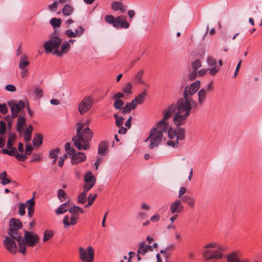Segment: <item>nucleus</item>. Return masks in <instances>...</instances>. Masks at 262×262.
I'll return each instance as SVG.
<instances>
[{"label": "nucleus", "instance_id": "9", "mask_svg": "<svg viewBox=\"0 0 262 262\" xmlns=\"http://www.w3.org/2000/svg\"><path fill=\"white\" fill-rule=\"evenodd\" d=\"M185 132H167L169 140L166 142L168 146L174 148L179 141L183 140L185 137Z\"/></svg>", "mask_w": 262, "mask_h": 262}, {"label": "nucleus", "instance_id": "39", "mask_svg": "<svg viewBox=\"0 0 262 262\" xmlns=\"http://www.w3.org/2000/svg\"><path fill=\"white\" fill-rule=\"evenodd\" d=\"M26 56L21 57L19 64V68L20 69H26V68L29 65V62L26 60Z\"/></svg>", "mask_w": 262, "mask_h": 262}, {"label": "nucleus", "instance_id": "30", "mask_svg": "<svg viewBox=\"0 0 262 262\" xmlns=\"http://www.w3.org/2000/svg\"><path fill=\"white\" fill-rule=\"evenodd\" d=\"M146 95V91H144L141 94L138 95L135 99H134L133 101H134L136 105L138 104H142L145 100Z\"/></svg>", "mask_w": 262, "mask_h": 262}, {"label": "nucleus", "instance_id": "6", "mask_svg": "<svg viewBox=\"0 0 262 262\" xmlns=\"http://www.w3.org/2000/svg\"><path fill=\"white\" fill-rule=\"evenodd\" d=\"M62 41V39L58 36L56 31H55L49 40L46 41L43 44V48L46 53H53L54 51L58 50Z\"/></svg>", "mask_w": 262, "mask_h": 262}, {"label": "nucleus", "instance_id": "27", "mask_svg": "<svg viewBox=\"0 0 262 262\" xmlns=\"http://www.w3.org/2000/svg\"><path fill=\"white\" fill-rule=\"evenodd\" d=\"M151 249V246L149 245H145V243L143 242H141L139 244V247L138 250V254L144 255L148 250Z\"/></svg>", "mask_w": 262, "mask_h": 262}, {"label": "nucleus", "instance_id": "50", "mask_svg": "<svg viewBox=\"0 0 262 262\" xmlns=\"http://www.w3.org/2000/svg\"><path fill=\"white\" fill-rule=\"evenodd\" d=\"M57 195L59 200L61 202H63V200L67 198V194L62 189H59L57 191Z\"/></svg>", "mask_w": 262, "mask_h": 262}, {"label": "nucleus", "instance_id": "38", "mask_svg": "<svg viewBox=\"0 0 262 262\" xmlns=\"http://www.w3.org/2000/svg\"><path fill=\"white\" fill-rule=\"evenodd\" d=\"M228 262H240L241 260L237 257V254L232 252L228 255L227 257Z\"/></svg>", "mask_w": 262, "mask_h": 262}, {"label": "nucleus", "instance_id": "60", "mask_svg": "<svg viewBox=\"0 0 262 262\" xmlns=\"http://www.w3.org/2000/svg\"><path fill=\"white\" fill-rule=\"evenodd\" d=\"M124 97V94L121 92L116 93L112 97L114 100H120V98H123Z\"/></svg>", "mask_w": 262, "mask_h": 262}, {"label": "nucleus", "instance_id": "1", "mask_svg": "<svg viewBox=\"0 0 262 262\" xmlns=\"http://www.w3.org/2000/svg\"><path fill=\"white\" fill-rule=\"evenodd\" d=\"M176 109H177L173 118V122L174 125L180 127L184 125L190 115V111L192 105H195V101H189L185 97L179 99L175 105Z\"/></svg>", "mask_w": 262, "mask_h": 262}, {"label": "nucleus", "instance_id": "56", "mask_svg": "<svg viewBox=\"0 0 262 262\" xmlns=\"http://www.w3.org/2000/svg\"><path fill=\"white\" fill-rule=\"evenodd\" d=\"M94 185V183H85L83 186V192L86 193Z\"/></svg>", "mask_w": 262, "mask_h": 262}, {"label": "nucleus", "instance_id": "28", "mask_svg": "<svg viewBox=\"0 0 262 262\" xmlns=\"http://www.w3.org/2000/svg\"><path fill=\"white\" fill-rule=\"evenodd\" d=\"M10 228L20 229L22 227V224L19 220L12 218L9 222Z\"/></svg>", "mask_w": 262, "mask_h": 262}, {"label": "nucleus", "instance_id": "21", "mask_svg": "<svg viewBox=\"0 0 262 262\" xmlns=\"http://www.w3.org/2000/svg\"><path fill=\"white\" fill-rule=\"evenodd\" d=\"M111 7L113 10L115 11L120 10L122 13L126 10V6L120 1L113 2L112 3Z\"/></svg>", "mask_w": 262, "mask_h": 262}, {"label": "nucleus", "instance_id": "32", "mask_svg": "<svg viewBox=\"0 0 262 262\" xmlns=\"http://www.w3.org/2000/svg\"><path fill=\"white\" fill-rule=\"evenodd\" d=\"M181 200L182 202L183 201L184 203L187 204L190 207H193L195 203L194 199L188 195L183 196Z\"/></svg>", "mask_w": 262, "mask_h": 262}, {"label": "nucleus", "instance_id": "33", "mask_svg": "<svg viewBox=\"0 0 262 262\" xmlns=\"http://www.w3.org/2000/svg\"><path fill=\"white\" fill-rule=\"evenodd\" d=\"M69 208V205L68 202L64 203L61 204L57 210L56 211V213L57 214H60L66 212Z\"/></svg>", "mask_w": 262, "mask_h": 262}, {"label": "nucleus", "instance_id": "40", "mask_svg": "<svg viewBox=\"0 0 262 262\" xmlns=\"http://www.w3.org/2000/svg\"><path fill=\"white\" fill-rule=\"evenodd\" d=\"M53 235L54 232L53 231L50 230H45L43 237V241L45 242L48 241L53 237Z\"/></svg>", "mask_w": 262, "mask_h": 262}, {"label": "nucleus", "instance_id": "3", "mask_svg": "<svg viewBox=\"0 0 262 262\" xmlns=\"http://www.w3.org/2000/svg\"><path fill=\"white\" fill-rule=\"evenodd\" d=\"M39 241V236L36 233L31 231L25 230L24 235L21 241L19 243L18 252L23 254H25L27 246L34 247Z\"/></svg>", "mask_w": 262, "mask_h": 262}, {"label": "nucleus", "instance_id": "16", "mask_svg": "<svg viewBox=\"0 0 262 262\" xmlns=\"http://www.w3.org/2000/svg\"><path fill=\"white\" fill-rule=\"evenodd\" d=\"M60 50H56L54 51L53 54L59 57H61L63 54L67 53L70 50L71 45L68 41H64L61 43Z\"/></svg>", "mask_w": 262, "mask_h": 262}, {"label": "nucleus", "instance_id": "35", "mask_svg": "<svg viewBox=\"0 0 262 262\" xmlns=\"http://www.w3.org/2000/svg\"><path fill=\"white\" fill-rule=\"evenodd\" d=\"M69 212L78 216L80 213H83V210L79 206H74L69 209Z\"/></svg>", "mask_w": 262, "mask_h": 262}, {"label": "nucleus", "instance_id": "2", "mask_svg": "<svg viewBox=\"0 0 262 262\" xmlns=\"http://www.w3.org/2000/svg\"><path fill=\"white\" fill-rule=\"evenodd\" d=\"M175 111L176 106L174 104H171L165 109L163 112V118L155 124L150 131H173L168 120Z\"/></svg>", "mask_w": 262, "mask_h": 262}, {"label": "nucleus", "instance_id": "26", "mask_svg": "<svg viewBox=\"0 0 262 262\" xmlns=\"http://www.w3.org/2000/svg\"><path fill=\"white\" fill-rule=\"evenodd\" d=\"M206 94V90L205 88H203L199 91L198 96V103L200 105H202L205 101Z\"/></svg>", "mask_w": 262, "mask_h": 262}, {"label": "nucleus", "instance_id": "31", "mask_svg": "<svg viewBox=\"0 0 262 262\" xmlns=\"http://www.w3.org/2000/svg\"><path fill=\"white\" fill-rule=\"evenodd\" d=\"M74 11V8L71 5H66L62 10V13L63 15L68 16L70 15Z\"/></svg>", "mask_w": 262, "mask_h": 262}, {"label": "nucleus", "instance_id": "23", "mask_svg": "<svg viewBox=\"0 0 262 262\" xmlns=\"http://www.w3.org/2000/svg\"><path fill=\"white\" fill-rule=\"evenodd\" d=\"M144 74V71L143 70H140L139 71L134 77V81L135 83H140L145 85L146 83L143 80V76Z\"/></svg>", "mask_w": 262, "mask_h": 262}, {"label": "nucleus", "instance_id": "19", "mask_svg": "<svg viewBox=\"0 0 262 262\" xmlns=\"http://www.w3.org/2000/svg\"><path fill=\"white\" fill-rule=\"evenodd\" d=\"M108 144L104 141H101L98 145V154L101 156H105L108 152Z\"/></svg>", "mask_w": 262, "mask_h": 262}, {"label": "nucleus", "instance_id": "55", "mask_svg": "<svg viewBox=\"0 0 262 262\" xmlns=\"http://www.w3.org/2000/svg\"><path fill=\"white\" fill-rule=\"evenodd\" d=\"M115 17L112 15H106L105 16V20L106 23L114 25Z\"/></svg>", "mask_w": 262, "mask_h": 262}, {"label": "nucleus", "instance_id": "10", "mask_svg": "<svg viewBox=\"0 0 262 262\" xmlns=\"http://www.w3.org/2000/svg\"><path fill=\"white\" fill-rule=\"evenodd\" d=\"M163 137V132H150L149 137L145 139V142L149 141L150 143L148 147L150 149H153L161 143Z\"/></svg>", "mask_w": 262, "mask_h": 262}, {"label": "nucleus", "instance_id": "47", "mask_svg": "<svg viewBox=\"0 0 262 262\" xmlns=\"http://www.w3.org/2000/svg\"><path fill=\"white\" fill-rule=\"evenodd\" d=\"M82 129V131L90 130V129L86 125L81 123H78L76 124V131H81Z\"/></svg>", "mask_w": 262, "mask_h": 262}, {"label": "nucleus", "instance_id": "13", "mask_svg": "<svg viewBox=\"0 0 262 262\" xmlns=\"http://www.w3.org/2000/svg\"><path fill=\"white\" fill-rule=\"evenodd\" d=\"M4 246L12 254H15L17 252V245L16 241L12 239L9 236L5 237L4 241Z\"/></svg>", "mask_w": 262, "mask_h": 262}, {"label": "nucleus", "instance_id": "7", "mask_svg": "<svg viewBox=\"0 0 262 262\" xmlns=\"http://www.w3.org/2000/svg\"><path fill=\"white\" fill-rule=\"evenodd\" d=\"M79 257L83 262H93L95 252L92 246H89L86 249L80 247L79 248Z\"/></svg>", "mask_w": 262, "mask_h": 262}, {"label": "nucleus", "instance_id": "17", "mask_svg": "<svg viewBox=\"0 0 262 262\" xmlns=\"http://www.w3.org/2000/svg\"><path fill=\"white\" fill-rule=\"evenodd\" d=\"M184 209V207L182 203V201L177 199L170 206V210L172 214L175 213H179L181 212Z\"/></svg>", "mask_w": 262, "mask_h": 262}, {"label": "nucleus", "instance_id": "49", "mask_svg": "<svg viewBox=\"0 0 262 262\" xmlns=\"http://www.w3.org/2000/svg\"><path fill=\"white\" fill-rule=\"evenodd\" d=\"M96 197H97L96 194H95L94 195L90 194L87 199L88 200V203L84 206L85 208H87V207H89V206H91L93 204V202H94V200H95V199L96 198Z\"/></svg>", "mask_w": 262, "mask_h": 262}, {"label": "nucleus", "instance_id": "29", "mask_svg": "<svg viewBox=\"0 0 262 262\" xmlns=\"http://www.w3.org/2000/svg\"><path fill=\"white\" fill-rule=\"evenodd\" d=\"M26 204H28V215L29 217H31L33 215L34 211V204L35 202L34 201V198H31L29 200H28L26 202Z\"/></svg>", "mask_w": 262, "mask_h": 262}, {"label": "nucleus", "instance_id": "34", "mask_svg": "<svg viewBox=\"0 0 262 262\" xmlns=\"http://www.w3.org/2000/svg\"><path fill=\"white\" fill-rule=\"evenodd\" d=\"M64 148L67 154L70 156V158L76 152L75 150L71 146V144L69 142L66 143Z\"/></svg>", "mask_w": 262, "mask_h": 262}, {"label": "nucleus", "instance_id": "52", "mask_svg": "<svg viewBox=\"0 0 262 262\" xmlns=\"http://www.w3.org/2000/svg\"><path fill=\"white\" fill-rule=\"evenodd\" d=\"M114 117L116 119V124L118 127L122 125L124 121V118L122 117H119L117 114L114 115Z\"/></svg>", "mask_w": 262, "mask_h": 262}, {"label": "nucleus", "instance_id": "18", "mask_svg": "<svg viewBox=\"0 0 262 262\" xmlns=\"http://www.w3.org/2000/svg\"><path fill=\"white\" fill-rule=\"evenodd\" d=\"M71 163L73 165H76L81 163L86 159V156L85 154L82 152H75L71 158Z\"/></svg>", "mask_w": 262, "mask_h": 262}, {"label": "nucleus", "instance_id": "61", "mask_svg": "<svg viewBox=\"0 0 262 262\" xmlns=\"http://www.w3.org/2000/svg\"><path fill=\"white\" fill-rule=\"evenodd\" d=\"M34 92L37 97L40 98L42 96V95H43L42 89L37 87L35 89Z\"/></svg>", "mask_w": 262, "mask_h": 262}, {"label": "nucleus", "instance_id": "45", "mask_svg": "<svg viewBox=\"0 0 262 262\" xmlns=\"http://www.w3.org/2000/svg\"><path fill=\"white\" fill-rule=\"evenodd\" d=\"M124 103L122 100H115L113 106L116 110H121Z\"/></svg>", "mask_w": 262, "mask_h": 262}, {"label": "nucleus", "instance_id": "8", "mask_svg": "<svg viewBox=\"0 0 262 262\" xmlns=\"http://www.w3.org/2000/svg\"><path fill=\"white\" fill-rule=\"evenodd\" d=\"M201 85L200 81L197 80L191 83L189 86L185 88L183 92V97L189 101H195L193 99V95L199 90Z\"/></svg>", "mask_w": 262, "mask_h": 262}, {"label": "nucleus", "instance_id": "24", "mask_svg": "<svg viewBox=\"0 0 262 262\" xmlns=\"http://www.w3.org/2000/svg\"><path fill=\"white\" fill-rule=\"evenodd\" d=\"M136 106L134 101L132 100L131 102L127 103L125 106L123 107L121 112L124 114H128L130 113L132 110L135 109Z\"/></svg>", "mask_w": 262, "mask_h": 262}, {"label": "nucleus", "instance_id": "14", "mask_svg": "<svg viewBox=\"0 0 262 262\" xmlns=\"http://www.w3.org/2000/svg\"><path fill=\"white\" fill-rule=\"evenodd\" d=\"M11 107L12 118H15L19 112L24 108L25 103L22 100L19 101L17 103L10 102L8 103Z\"/></svg>", "mask_w": 262, "mask_h": 262}, {"label": "nucleus", "instance_id": "54", "mask_svg": "<svg viewBox=\"0 0 262 262\" xmlns=\"http://www.w3.org/2000/svg\"><path fill=\"white\" fill-rule=\"evenodd\" d=\"M207 70L209 72V73L211 76L215 75L218 72L220 71V68L217 67H212L210 69H207Z\"/></svg>", "mask_w": 262, "mask_h": 262}, {"label": "nucleus", "instance_id": "59", "mask_svg": "<svg viewBox=\"0 0 262 262\" xmlns=\"http://www.w3.org/2000/svg\"><path fill=\"white\" fill-rule=\"evenodd\" d=\"M33 149V147L31 145H30V144L26 145L25 155L27 156V155H31ZM24 154L25 155V154Z\"/></svg>", "mask_w": 262, "mask_h": 262}, {"label": "nucleus", "instance_id": "5", "mask_svg": "<svg viewBox=\"0 0 262 262\" xmlns=\"http://www.w3.org/2000/svg\"><path fill=\"white\" fill-rule=\"evenodd\" d=\"M8 140L7 141V147L8 149H3L2 151L4 154H7L9 156H15V158L20 161H25L27 157L24 154H18L16 147H13V142L16 139V135L14 132H8Z\"/></svg>", "mask_w": 262, "mask_h": 262}, {"label": "nucleus", "instance_id": "57", "mask_svg": "<svg viewBox=\"0 0 262 262\" xmlns=\"http://www.w3.org/2000/svg\"><path fill=\"white\" fill-rule=\"evenodd\" d=\"M26 207V204H21L19 206L18 213L20 215L22 216L25 214V209Z\"/></svg>", "mask_w": 262, "mask_h": 262}, {"label": "nucleus", "instance_id": "15", "mask_svg": "<svg viewBox=\"0 0 262 262\" xmlns=\"http://www.w3.org/2000/svg\"><path fill=\"white\" fill-rule=\"evenodd\" d=\"M129 24L127 21L126 18L124 15H120L115 17L113 27L117 29H127L129 27Z\"/></svg>", "mask_w": 262, "mask_h": 262}, {"label": "nucleus", "instance_id": "22", "mask_svg": "<svg viewBox=\"0 0 262 262\" xmlns=\"http://www.w3.org/2000/svg\"><path fill=\"white\" fill-rule=\"evenodd\" d=\"M78 219V216L76 215H72L70 217V222L69 221V217L68 215H66L63 217V223L65 228L70 225H74L76 224V221Z\"/></svg>", "mask_w": 262, "mask_h": 262}, {"label": "nucleus", "instance_id": "4", "mask_svg": "<svg viewBox=\"0 0 262 262\" xmlns=\"http://www.w3.org/2000/svg\"><path fill=\"white\" fill-rule=\"evenodd\" d=\"M93 132H77L72 140L75 146L79 150H87L90 148L89 141L93 137Z\"/></svg>", "mask_w": 262, "mask_h": 262}, {"label": "nucleus", "instance_id": "53", "mask_svg": "<svg viewBox=\"0 0 262 262\" xmlns=\"http://www.w3.org/2000/svg\"><path fill=\"white\" fill-rule=\"evenodd\" d=\"M6 133L0 132V148L3 147L5 145Z\"/></svg>", "mask_w": 262, "mask_h": 262}, {"label": "nucleus", "instance_id": "25", "mask_svg": "<svg viewBox=\"0 0 262 262\" xmlns=\"http://www.w3.org/2000/svg\"><path fill=\"white\" fill-rule=\"evenodd\" d=\"M204 248L206 249H208L209 248H215L223 251H226L227 250V248L225 246L220 245L216 242H211L206 245L204 246Z\"/></svg>", "mask_w": 262, "mask_h": 262}, {"label": "nucleus", "instance_id": "46", "mask_svg": "<svg viewBox=\"0 0 262 262\" xmlns=\"http://www.w3.org/2000/svg\"><path fill=\"white\" fill-rule=\"evenodd\" d=\"M207 62L209 66L212 67H215L217 64L216 60L212 56H208L207 58Z\"/></svg>", "mask_w": 262, "mask_h": 262}, {"label": "nucleus", "instance_id": "51", "mask_svg": "<svg viewBox=\"0 0 262 262\" xmlns=\"http://www.w3.org/2000/svg\"><path fill=\"white\" fill-rule=\"evenodd\" d=\"M59 154V149L56 148L51 150L49 154V158L51 159H57Z\"/></svg>", "mask_w": 262, "mask_h": 262}, {"label": "nucleus", "instance_id": "48", "mask_svg": "<svg viewBox=\"0 0 262 262\" xmlns=\"http://www.w3.org/2000/svg\"><path fill=\"white\" fill-rule=\"evenodd\" d=\"M193 70L197 71L202 66L201 61L200 59H196L191 63Z\"/></svg>", "mask_w": 262, "mask_h": 262}, {"label": "nucleus", "instance_id": "37", "mask_svg": "<svg viewBox=\"0 0 262 262\" xmlns=\"http://www.w3.org/2000/svg\"><path fill=\"white\" fill-rule=\"evenodd\" d=\"M26 121L25 118L24 116H19L18 118L17 123V131H23L22 130V127L25 124Z\"/></svg>", "mask_w": 262, "mask_h": 262}, {"label": "nucleus", "instance_id": "64", "mask_svg": "<svg viewBox=\"0 0 262 262\" xmlns=\"http://www.w3.org/2000/svg\"><path fill=\"white\" fill-rule=\"evenodd\" d=\"M7 111V106L5 103L0 104V111L3 114H6Z\"/></svg>", "mask_w": 262, "mask_h": 262}, {"label": "nucleus", "instance_id": "36", "mask_svg": "<svg viewBox=\"0 0 262 262\" xmlns=\"http://www.w3.org/2000/svg\"><path fill=\"white\" fill-rule=\"evenodd\" d=\"M84 181L85 183H95L94 176L91 171H88L85 173Z\"/></svg>", "mask_w": 262, "mask_h": 262}, {"label": "nucleus", "instance_id": "11", "mask_svg": "<svg viewBox=\"0 0 262 262\" xmlns=\"http://www.w3.org/2000/svg\"><path fill=\"white\" fill-rule=\"evenodd\" d=\"M225 251L216 249L215 250L205 249L203 252V256L206 260L213 259H221L223 257V252Z\"/></svg>", "mask_w": 262, "mask_h": 262}, {"label": "nucleus", "instance_id": "43", "mask_svg": "<svg viewBox=\"0 0 262 262\" xmlns=\"http://www.w3.org/2000/svg\"><path fill=\"white\" fill-rule=\"evenodd\" d=\"M50 24L51 25L54 27H59L61 26V20L59 18H52L50 21Z\"/></svg>", "mask_w": 262, "mask_h": 262}, {"label": "nucleus", "instance_id": "58", "mask_svg": "<svg viewBox=\"0 0 262 262\" xmlns=\"http://www.w3.org/2000/svg\"><path fill=\"white\" fill-rule=\"evenodd\" d=\"M65 34L69 37L73 38L77 36L75 32L73 31L71 29L67 30L65 32Z\"/></svg>", "mask_w": 262, "mask_h": 262}, {"label": "nucleus", "instance_id": "41", "mask_svg": "<svg viewBox=\"0 0 262 262\" xmlns=\"http://www.w3.org/2000/svg\"><path fill=\"white\" fill-rule=\"evenodd\" d=\"M33 142L35 146H39L42 142V136L39 134H36Z\"/></svg>", "mask_w": 262, "mask_h": 262}, {"label": "nucleus", "instance_id": "62", "mask_svg": "<svg viewBox=\"0 0 262 262\" xmlns=\"http://www.w3.org/2000/svg\"><path fill=\"white\" fill-rule=\"evenodd\" d=\"M68 157L67 154H64L63 156L59 158L58 161V165L59 167H62L63 165L64 160Z\"/></svg>", "mask_w": 262, "mask_h": 262}, {"label": "nucleus", "instance_id": "63", "mask_svg": "<svg viewBox=\"0 0 262 262\" xmlns=\"http://www.w3.org/2000/svg\"><path fill=\"white\" fill-rule=\"evenodd\" d=\"M58 2L55 1L53 4L49 5L48 7L50 10L52 12H55L57 8Z\"/></svg>", "mask_w": 262, "mask_h": 262}, {"label": "nucleus", "instance_id": "44", "mask_svg": "<svg viewBox=\"0 0 262 262\" xmlns=\"http://www.w3.org/2000/svg\"><path fill=\"white\" fill-rule=\"evenodd\" d=\"M133 88V84L131 82H127L122 89V91L126 94H130L132 93V89Z\"/></svg>", "mask_w": 262, "mask_h": 262}, {"label": "nucleus", "instance_id": "20", "mask_svg": "<svg viewBox=\"0 0 262 262\" xmlns=\"http://www.w3.org/2000/svg\"><path fill=\"white\" fill-rule=\"evenodd\" d=\"M18 230V229H16L9 228L8 233L12 239L17 242L18 245H19V241H21L22 238L20 233Z\"/></svg>", "mask_w": 262, "mask_h": 262}, {"label": "nucleus", "instance_id": "42", "mask_svg": "<svg viewBox=\"0 0 262 262\" xmlns=\"http://www.w3.org/2000/svg\"><path fill=\"white\" fill-rule=\"evenodd\" d=\"M87 200L86 193L84 192H81L78 196V203L80 204H84Z\"/></svg>", "mask_w": 262, "mask_h": 262}, {"label": "nucleus", "instance_id": "12", "mask_svg": "<svg viewBox=\"0 0 262 262\" xmlns=\"http://www.w3.org/2000/svg\"><path fill=\"white\" fill-rule=\"evenodd\" d=\"M93 101L90 96L84 97L80 102L78 106L79 113L82 115L90 110L93 105Z\"/></svg>", "mask_w": 262, "mask_h": 262}]
</instances>
